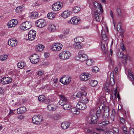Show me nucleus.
<instances>
[{
	"label": "nucleus",
	"instance_id": "f257e3e1",
	"mask_svg": "<svg viewBox=\"0 0 134 134\" xmlns=\"http://www.w3.org/2000/svg\"><path fill=\"white\" fill-rule=\"evenodd\" d=\"M94 5L96 8V11L94 15V17L96 21L99 22L100 20V13L103 12L102 5L100 4L95 2L94 4Z\"/></svg>",
	"mask_w": 134,
	"mask_h": 134
},
{
	"label": "nucleus",
	"instance_id": "f03ea898",
	"mask_svg": "<svg viewBox=\"0 0 134 134\" xmlns=\"http://www.w3.org/2000/svg\"><path fill=\"white\" fill-rule=\"evenodd\" d=\"M84 51L83 50L79 51L78 52V55L76 56L75 59L76 60H79L81 62H84L88 58V57L85 54H83Z\"/></svg>",
	"mask_w": 134,
	"mask_h": 134
},
{
	"label": "nucleus",
	"instance_id": "7ed1b4c3",
	"mask_svg": "<svg viewBox=\"0 0 134 134\" xmlns=\"http://www.w3.org/2000/svg\"><path fill=\"white\" fill-rule=\"evenodd\" d=\"M87 93L85 91L82 92H81L77 93L76 96L77 97L80 98L81 100L82 101L86 104L89 102V100L86 97Z\"/></svg>",
	"mask_w": 134,
	"mask_h": 134
},
{
	"label": "nucleus",
	"instance_id": "20e7f679",
	"mask_svg": "<svg viewBox=\"0 0 134 134\" xmlns=\"http://www.w3.org/2000/svg\"><path fill=\"white\" fill-rule=\"evenodd\" d=\"M98 118V116L93 115L88 116L87 118V120L89 124H94L97 123Z\"/></svg>",
	"mask_w": 134,
	"mask_h": 134
},
{
	"label": "nucleus",
	"instance_id": "39448f33",
	"mask_svg": "<svg viewBox=\"0 0 134 134\" xmlns=\"http://www.w3.org/2000/svg\"><path fill=\"white\" fill-rule=\"evenodd\" d=\"M71 55V54L69 52L64 51L60 53L59 56L60 59L65 60L69 58Z\"/></svg>",
	"mask_w": 134,
	"mask_h": 134
},
{
	"label": "nucleus",
	"instance_id": "423d86ee",
	"mask_svg": "<svg viewBox=\"0 0 134 134\" xmlns=\"http://www.w3.org/2000/svg\"><path fill=\"white\" fill-rule=\"evenodd\" d=\"M102 106L103 113L102 114V117L103 119L107 118L109 115V109L107 106Z\"/></svg>",
	"mask_w": 134,
	"mask_h": 134
},
{
	"label": "nucleus",
	"instance_id": "0eeeda50",
	"mask_svg": "<svg viewBox=\"0 0 134 134\" xmlns=\"http://www.w3.org/2000/svg\"><path fill=\"white\" fill-rule=\"evenodd\" d=\"M31 23L30 22L26 21L22 23L20 26V29L25 30L29 29L31 27Z\"/></svg>",
	"mask_w": 134,
	"mask_h": 134
},
{
	"label": "nucleus",
	"instance_id": "6e6552de",
	"mask_svg": "<svg viewBox=\"0 0 134 134\" xmlns=\"http://www.w3.org/2000/svg\"><path fill=\"white\" fill-rule=\"evenodd\" d=\"M43 120L42 115L34 116L32 118V121L36 124H39Z\"/></svg>",
	"mask_w": 134,
	"mask_h": 134
},
{
	"label": "nucleus",
	"instance_id": "1a4fd4ad",
	"mask_svg": "<svg viewBox=\"0 0 134 134\" xmlns=\"http://www.w3.org/2000/svg\"><path fill=\"white\" fill-rule=\"evenodd\" d=\"M91 76L87 73H82L80 75V79L82 81H86L91 78Z\"/></svg>",
	"mask_w": 134,
	"mask_h": 134
},
{
	"label": "nucleus",
	"instance_id": "9d476101",
	"mask_svg": "<svg viewBox=\"0 0 134 134\" xmlns=\"http://www.w3.org/2000/svg\"><path fill=\"white\" fill-rule=\"evenodd\" d=\"M36 24L37 27L42 28L44 27L46 25V22L43 19H40L37 20L36 23Z\"/></svg>",
	"mask_w": 134,
	"mask_h": 134
},
{
	"label": "nucleus",
	"instance_id": "9b49d317",
	"mask_svg": "<svg viewBox=\"0 0 134 134\" xmlns=\"http://www.w3.org/2000/svg\"><path fill=\"white\" fill-rule=\"evenodd\" d=\"M108 41H102L101 43V48L102 50H104L103 52V55H105L107 53V51L106 49V47L108 45Z\"/></svg>",
	"mask_w": 134,
	"mask_h": 134
},
{
	"label": "nucleus",
	"instance_id": "f8f14e48",
	"mask_svg": "<svg viewBox=\"0 0 134 134\" xmlns=\"http://www.w3.org/2000/svg\"><path fill=\"white\" fill-rule=\"evenodd\" d=\"M36 32L34 30H30L28 34V38L29 40L32 41L35 38Z\"/></svg>",
	"mask_w": 134,
	"mask_h": 134
},
{
	"label": "nucleus",
	"instance_id": "ddd939ff",
	"mask_svg": "<svg viewBox=\"0 0 134 134\" xmlns=\"http://www.w3.org/2000/svg\"><path fill=\"white\" fill-rule=\"evenodd\" d=\"M62 47V45L60 43H56L51 47L53 51H58L60 50Z\"/></svg>",
	"mask_w": 134,
	"mask_h": 134
},
{
	"label": "nucleus",
	"instance_id": "4468645a",
	"mask_svg": "<svg viewBox=\"0 0 134 134\" xmlns=\"http://www.w3.org/2000/svg\"><path fill=\"white\" fill-rule=\"evenodd\" d=\"M12 81L11 78L8 77H5L2 79L0 81V82L3 85L8 84Z\"/></svg>",
	"mask_w": 134,
	"mask_h": 134
},
{
	"label": "nucleus",
	"instance_id": "2eb2a0df",
	"mask_svg": "<svg viewBox=\"0 0 134 134\" xmlns=\"http://www.w3.org/2000/svg\"><path fill=\"white\" fill-rule=\"evenodd\" d=\"M60 100L59 102L60 105L63 106L68 102L67 98L63 95H59Z\"/></svg>",
	"mask_w": 134,
	"mask_h": 134
},
{
	"label": "nucleus",
	"instance_id": "dca6fc26",
	"mask_svg": "<svg viewBox=\"0 0 134 134\" xmlns=\"http://www.w3.org/2000/svg\"><path fill=\"white\" fill-rule=\"evenodd\" d=\"M76 107L77 108L81 110H84L87 108L86 104L84 102H78L76 105Z\"/></svg>",
	"mask_w": 134,
	"mask_h": 134
},
{
	"label": "nucleus",
	"instance_id": "f3484780",
	"mask_svg": "<svg viewBox=\"0 0 134 134\" xmlns=\"http://www.w3.org/2000/svg\"><path fill=\"white\" fill-rule=\"evenodd\" d=\"M17 23V21L16 20L12 19L10 20L7 24L9 27H14Z\"/></svg>",
	"mask_w": 134,
	"mask_h": 134
},
{
	"label": "nucleus",
	"instance_id": "a211bd4d",
	"mask_svg": "<svg viewBox=\"0 0 134 134\" xmlns=\"http://www.w3.org/2000/svg\"><path fill=\"white\" fill-rule=\"evenodd\" d=\"M70 22L71 24L74 25H77L79 24L80 22L78 18L76 17H73L71 18L70 20Z\"/></svg>",
	"mask_w": 134,
	"mask_h": 134
},
{
	"label": "nucleus",
	"instance_id": "6ab92c4d",
	"mask_svg": "<svg viewBox=\"0 0 134 134\" xmlns=\"http://www.w3.org/2000/svg\"><path fill=\"white\" fill-rule=\"evenodd\" d=\"M17 40H14L13 39H11L9 40L8 42V44L12 47H15L16 46L17 43Z\"/></svg>",
	"mask_w": 134,
	"mask_h": 134
},
{
	"label": "nucleus",
	"instance_id": "aec40b11",
	"mask_svg": "<svg viewBox=\"0 0 134 134\" xmlns=\"http://www.w3.org/2000/svg\"><path fill=\"white\" fill-rule=\"evenodd\" d=\"M109 123V122L108 121H103L99 124L98 126L100 129L104 128L108 125Z\"/></svg>",
	"mask_w": 134,
	"mask_h": 134
},
{
	"label": "nucleus",
	"instance_id": "412c9836",
	"mask_svg": "<svg viewBox=\"0 0 134 134\" xmlns=\"http://www.w3.org/2000/svg\"><path fill=\"white\" fill-rule=\"evenodd\" d=\"M70 123L67 121H65L61 123V126L62 128L64 129H67L70 126Z\"/></svg>",
	"mask_w": 134,
	"mask_h": 134
},
{
	"label": "nucleus",
	"instance_id": "4be33fe9",
	"mask_svg": "<svg viewBox=\"0 0 134 134\" xmlns=\"http://www.w3.org/2000/svg\"><path fill=\"white\" fill-rule=\"evenodd\" d=\"M30 59L32 63L36 64L39 62V58L32 56L30 57Z\"/></svg>",
	"mask_w": 134,
	"mask_h": 134
},
{
	"label": "nucleus",
	"instance_id": "5701e85b",
	"mask_svg": "<svg viewBox=\"0 0 134 134\" xmlns=\"http://www.w3.org/2000/svg\"><path fill=\"white\" fill-rule=\"evenodd\" d=\"M26 110V108L25 107H21L18 109L17 113L18 114H21L25 112Z\"/></svg>",
	"mask_w": 134,
	"mask_h": 134
},
{
	"label": "nucleus",
	"instance_id": "b1692460",
	"mask_svg": "<svg viewBox=\"0 0 134 134\" xmlns=\"http://www.w3.org/2000/svg\"><path fill=\"white\" fill-rule=\"evenodd\" d=\"M110 83L111 86L113 85L115 83L114 73L113 72H112L111 73Z\"/></svg>",
	"mask_w": 134,
	"mask_h": 134
},
{
	"label": "nucleus",
	"instance_id": "393cba45",
	"mask_svg": "<svg viewBox=\"0 0 134 134\" xmlns=\"http://www.w3.org/2000/svg\"><path fill=\"white\" fill-rule=\"evenodd\" d=\"M70 14V12L68 11H65L62 14V16L63 18H65L69 17Z\"/></svg>",
	"mask_w": 134,
	"mask_h": 134
},
{
	"label": "nucleus",
	"instance_id": "a878e982",
	"mask_svg": "<svg viewBox=\"0 0 134 134\" xmlns=\"http://www.w3.org/2000/svg\"><path fill=\"white\" fill-rule=\"evenodd\" d=\"M71 107V105L69 102L68 101L63 105V108L65 110H70Z\"/></svg>",
	"mask_w": 134,
	"mask_h": 134
},
{
	"label": "nucleus",
	"instance_id": "bb28decb",
	"mask_svg": "<svg viewBox=\"0 0 134 134\" xmlns=\"http://www.w3.org/2000/svg\"><path fill=\"white\" fill-rule=\"evenodd\" d=\"M44 48V46L41 44H40L36 46L35 49L37 51L41 52L43 49Z\"/></svg>",
	"mask_w": 134,
	"mask_h": 134
},
{
	"label": "nucleus",
	"instance_id": "cd10ccee",
	"mask_svg": "<svg viewBox=\"0 0 134 134\" xmlns=\"http://www.w3.org/2000/svg\"><path fill=\"white\" fill-rule=\"evenodd\" d=\"M89 83L90 85L92 87L96 86L98 83V82L95 80H90Z\"/></svg>",
	"mask_w": 134,
	"mask_h": 134
},
{
	"label": "nucleus",
	"instance_id": "c85d7f7f",
	"mask_svg": "<svg viewBox=\"0 0 134 134\" xmlns=\"http://www.w3.org/2000/svg\"><path fill=\"white\" fill-rule=\"evenodd\" d=\"M56 106L53 104L48 105L47 107L48 109L49 110L54 111L56 110Z\"/></svg>",
	"mask_w": 134,
	"mask_h": 134
},
{
	"label": "nucleus",
	"instance_id": "c756f323",
	"mask_svg": "<svg viewBox=\"0 0 134 134\" xmlns=\"http://www.w3.org/2000/svg\"><path fill=\"white\" fill-rule=\"evenodd\" d=\"M128 76L130 80L133 81L134 82L133 83V84L134 85V76L131 72L130 70L129 71H128Z\"/></svg>",
	"mask_w": 134,
	"mask_h": 134
},
{
	"label": "nucleus",
	"instance_id": "7c9ffc66",
	"mask_svg": "<svg viewBox=\"0 0 134 134\" xmlns=\"http://www.w3.org/2000/svg\"><path fill=\"white\" fill-rule=\"evenodd\" d=\"M57 4H58L57 3H54L52 5V9L54 10L57 11L60 9V7H59Z\"/></svg>",
	"mask_w": 134,
	"mask_h": 134
},
{
	"label": "nucleus",
	"instance_id": "2f4dec72",
	"mask_svg": "<svg viewBox=\"0 0 134 134\" xmlns=\"http://www.w3.org/2000/svg\"><path fill=\"white\" fill-rule=\"evenodd\" d=\"M83 38L82 37L78 36L74 39V41L75 42L80 43L83 41Z\"/></svg>",
	"mask_w": 134,
	"mask_h": 134
},
{
	"label": "nucleus",
	"instance_id": "473e14b6",
	"mask_svg": "<svg viewBox=\"0 0 134 134\" xmlns=\"http://www.w3.org/2000/svg\"><path fill=\"white\" fill-rule=\"evenodd\" d=\"M38 16V13L37 12H33L30 14V16L32 18H35Z\"/></svg>",
	"mask_w": 134,
	"mask_h": 134
},
{
	"label": "nucleus",
	"instance_id": "72a5a7b5",
	"mask_svg": "<svg viewBox=\"0 0 134 134\" xmlns=\"http://www.w3.org/2000/svg\"><path fill=\"white\" fill-rule=\"evenodd\" d=\"M75 48L77 49H80L82 47V46L81 45V43L78 42H75L74 44Z\"/></svg>",
	"mask_w": 134,
	"mask_h": 134
},
{
	"label": "nucleus",
	"instance_id": "f704fd0d",
	"mask_svg": "<svg viewBox=\"0 0 134 134\" xmlns=\"http://www.w3.org/2000/svg\"><path fill=\"white\" fill-rule=\"evenodd\" d=\"M49 29L51 31L53 32L56 29V26L52 24H50L49 25Z\"/></svg>",
	"mask_w": 134,
	"mask_h": 134
},
{
	"label": "nucleus",
	"instance_id": "c9c22d12",
	"mask_svg": "<svg viewBox=\"0 0 134 134\" xmlns=\"http://www.w3.org/2000/svg\"><path fill=\"white\" fill-rule=\"evenodd\" d=\"M38 100L41 102L44 101L46 100V98L45 96L43 95H40L38 98Z\"/></svg>",
	"mask_w": 134,
	"mask_h": 134
},
{
	"label": "nucleus",
	"instance_id": "e433bc0d",
	"mask_svg": "<svg viewBox=\"0 0 134 134\" xmlns=\"http://www.w3.org/2000/svg\"><path fill=\"white\" fill-rule=\"evenodd\" d=\"M25 64L23 62H20L18 63V66L19 68L22 69L25 66Z\"/></svg>",
	"mask_w": 134,
	"mask_h": 134
},
{
	"label": "nucleus",
	"instance_id": "4c0bfd02",
	"mask_svg": "<svg viewBox=\"0 0 134 134\" xmlns=\"http://www.w3.org/2000/svg\"><path fill=\"white\" fill-rule=\"evenodd\" d=\"M71 113L73 114H79V112L78 111V110L75 108H73L71 110Z\"/></svg>",
	"mask_w": 134,
	"mask_h": 134
},
{
	"label": "nucleus",
	"instance_id": "58836bf2",
	"mask_svg": "<svg viewBox=\"0 0 134 134\" xmlns=\"http://www.w3.org/2000/svg\"><path fill=\"white\" fill-rule=\"evenodd\" d=\"M80 10V8L78 7H74L72 10L73 13H77L79 12Z\"/></svg>",
	"mask_w": 134,
	"mask_h": 134
},
{
	"label": "nucleus",
	"instance_id": "ea45409f",
	"mask_svg": "<svg viewBox=\"0 0 134 134\" xmlns=\"http://www.w3.org/2000/svg\"><path fill=\"white\" fill-rule=\"evenodd\" d=\"M94 63L93 60L91 59H89L86 61V64L89 66L91 65Z\"/></svg>",
	"mask_w": 134,
	"mask_h": 134
},
{
	"label": "nucleus",
	"instance_id": "a19ab883",
	"mask_svg": "<svg viewBox=\"0 0 134 134\" xmlns=\"http://www.w3.org/2000/svg\"><path fill=\"white\" fill-rule=\"evenodd\" d=\"M60 118V116L58 114H56L53 115L52 116V119L54 120H58Z\"/></svg>",
	"mask_w": 134,
	"mask_h": 134
},
{
	"label": "nucleus",
	"instance_id": "79ce46f5",
	"mask_svg": "<svg viewBox=\"0 0 134 134\" xmlns=\"http://www.w3.org/2000/svg\"><path fill=\"white\" fill-rule=\"evenodd\" d=\"M66 76H64L62 77L60 79V82L63 83V84H65V82H66Z\"/></svg>",
	"mask_w": 134,
	"mask_h": 134
},
{
	"label": "nucleus",
	"instance_id": "37998d69",
	"mask_svg": "<svg viewBox=\"0 0 134 134\" xmlns=\"http://www.w3.org/2000/svg\"><path fill=\"white\" fill-rule=\"evenodd\" d=\"M23 9V8L21 6L17 7L16 9L15 10L17 13H19L22 11Z\"/></svg>",
	"mask_w": 134,
	"mask_h": 134
},
{
	"label": "nucleus",
	"instance_id": "c03bdc74",
	"mask_svg": "<svg viewBox=\"0 0 134 134\" xmlns=\"http://www.w3.org/2000/svg\"><path fill=\"white\" fill-rule=\"evenodd\" d=\"M7 57L8 56L7 55H1L0 57V60L3 61L6 60Z\"/></svg>",
	"mask_w": 134,
	"mask_h": 134
},
{
	"label": "nucleus",
	"instance_id": "a18cd8bd",
	"mask_svg": "<svg viewBox=\"0 0 134 134\" xmlns=\"http://www.w3.org/2000/svg\"><path fill=\"white\" fill-rule=\"evenodd\" d=\"M101 105L99 107V109L96 112V114L95 115H97V116H98V117L99 116V114H100L102 112V111H103L102 110H101L100 109V107H102Z\"/></svg>",
	"mask_w": 134,
	"mask_h": 134
},
{
	"label": "nucleus",
	"instance_id": "49530a36",
	"mask_svg": "<svg viewBox=\"0 0 134 134\" xmlns=\"http://www.w3.org/2000/svg\"><path fill=\"white\" fill-rule=\"evenodd\" d=\"M93 130L92 129L90 128L87 129L86 132V134H93Z\"/></svg>",
	"mask_w": 134,
	"mask_h": 134
},
{
	"label": "nucleus",
	"instance_id": "de8ad7c7",
	"mask_svg": "<svg viewBox=\"0 0 134 134\" xmlns=\"http://www.w3.org/2000/svg\"><path fill=\"white\" fill-rule=\"evenodd\" d=\"M99 70V68L96 66L94 67L92 70V71L93 72H98Z\"/></svg>",
	"mask_w": 134,
	"mask_h": 134
},
{
	"label": "nucleus",
	"instance_id": "09e8293b",
	"mask_svg": "<svg viewBox=\"0 0 134 134\" xmlns=\"http://www.w3.org/2000/svg\"><path fill=\"white\" fill-rule=\"evenodd\" d=\"M115 110L114 109L113 110H112V114H111L110 118H111V119L113 121H114V116L115 115Z\"/></svg>",
	"mask_w": 134,
	"mask_h": 134
},
{
	"label": "nucleus",
	"instance_id": "8fccbe9b",
	"mask_svg": "<svg viewBox=\"0 0 134 134\" xmlns=\"http://www.w3.org/2000/svg\"><path fill=\"white\" fill-rule=\"evenodd\" d=\"M109 83L108 82H107L105 84V88L107 90V91L108 92H110V89H108V87L109 86Z\"/></svg>",
	"mask_w": 134,
	"mask_h": 134
},
{
	"label": "nucleus",
	"instance_id": "3c124183",
	"mask_svg": "<svg viewBox=\"0 0 134 134\" xmlns=\"http://www.w3.org/2000/svg\"><path fill=\"white\" fill-rule=\"evenodd\" d=\"M54 15L53 14H52V13H49L47 14L48 17L50 19H51L52 18L54 17Z\"/></svg>",
	"mask_w": 134,
	"mask_h": 134
},
{
	"label": "nucleus",
	"instance_id": "603ef678",
	"mask_svg": "<svg viewBox=\"0 0 134 134\" xmlns=\"http://www.w3.org/2000/svg\"><path fill=\"white\" fill-rule=\"evenodd\" d=\"M117 55L118 57L120 58H122L123 56V54L120 52H118L117 53Z\"/></svg>",
	"mask_w": 134,
	"mask_h": 134
},
{
	"label": "nucleus",
	"instance_id": "864d4df0",
	"mask_svg": "<svg viewBox=\"0 0 134 134\" xmlns=\"http://www.w3.org/2000/svg\"><path fill=\"white\" fill-rule=\"evenodd\" d=\"M102 36L103 39V40L102 41H108V37L106 35H102Z\"/></svg>",
	"mask_w": 134,
	"mask_h": 134
},
{
	"label": "nucleus",
	"instance_id": "5fc2aeb1",
	"mask_svg": "<svg viewBox=\"0 0 134 134\" xmlns=\"http://www.w3.org/2000/svg\"><path fill=\"white\" fill-rule=\"evenodd\" d=\"M121 24L120 23H118V24L117 25V28H116L117 30L118 31H119L121 29H121Z\"/></svg>",
	"mask_w": 134,
	"mask_h": 134
},
{
	"label": "nucleus",
	"instance_id": "6e6d98bb",
	"mask_svg": "<svg viewBox=\"0 0 134 134\" xmlns=\"http://www.w3.org/2000/svg\"><path fill=\"white\" fill-rule=\"evenodd\" d=\"M71 80V78L70 77L67 78L66 77V82H65V85L66 84H68L69 82Z\"/></svg>",
	"mask_w": 134,
	"mask_h": 134
},
{
	"label": "nucleus",
	"instance_id": "4d7b16f0",
	"mask_svg": "<svg viewBox=\"0 0 134 134\" xmlns=\"http://www.w3.org/2000/svg\"><path fill=\"white\" fill-rule=\"evenodd\" d=\"M113 131L115 132L114 133H118L119 131L118 129L116 127H113Z\"/></svg>",
	"mask_w": 134,
	"mask_h": 134
},
{
	"label": "nucleus",
	"instance_id": "13d9d810",
	"mask_svg": "<svg viewBox=\"0 0 134 134\" xmlns=\"http://www.w3.org/2000/svg\"><path fill=\"white\" fill-rule=\"evenodd\" d=\"M127 60V59L124 58L122 59V63L124 65H126Z\"/></svg>",
	"mask_w": 134,
	"mask_h": 134
},
{
	"label": "nucleus",
	"instance_id": "bf43d9fd",
	"mask_svg": "<svg viewBox=\"0 0 134 134\" xmlns=\"http://www.w3.org/2000/svg\"><path fill=\"white\" fill-rule=\"evenodd\" d=\"M117 12L118 13V15L119 16H121V12L120 9L119 8L117 9Z\"/></svg>",
	"mask_w": 134,
	"mask_h": 134
},
{
	"label": "nucleus",
	"instance_id": "052dcab7",
	"mask_svg": "<svg viewBox=\"0 0 134 134\" xmlns=\"http://www.w3.org/2000/svg\"><path fill=\"white\" fill-rule=\"evenodd\" d=\"M120 35L122 37H123L124 36V30L123 29H121L120 30Z\"/></svg>",
	"mask_w": 134,
	"mask_h": 134
},
{
	"label": "nucleus",
	"instance_id": "680f3d73",
	"mask_svg": "<svg viewBox=\"0 0 134 134\" xmlns=\"http://www.w3.org/2000/svg\"><path fill=\"white\" fill-rule=\"evenodd\" d=\"M55 3H57L58 4H57V6H58L59 7H60V9L61 8L62 6H63V4L61 2H58Z\"/></svg>",
	"mask_w": 134,
	"mask_h": 134
},
{
	"label": "nucleus",
	"instance_id": "e2e57ef3",
	"mask_svg": "<svg viewBox=\"0 0 134 134\" xmlns=\"http://www.w3.org/2000/svg\"><path fill=\"white\" fill-rule=\"evenodd\" d=\"M24 116L22 115H20L17 117V118L20 120H22L24 118Z\"/></svg>",
	"mask_w": 134,
	"mask_h": 134
},
{
	"label": "nucleus",
	"instance_id": "0e129e2a",
	"mask_svg": "<svg viewBox=\"0 0 134 134\" xmlns=\"http://www.w3.org/2000/svg\"><path fill=\"white\" fill-rule=\"evenodd\" d=\"M44 73L43 71H39L37 73V75H38L41 76Z\"/></svg>",
	"mask_w": 134,
	"mask_h": 134
},
{
	"label": "nucleus",
	"instance_id": "69168bd1",
	"mask_svg": "<svg viewBox=\"0 0 134 134\" xmlns=\"http://www.w3.org/2000/svg\"><path fill=\"white\" fill-rule=\"evenodd\" d=\"M49 53L47 52H44V55L45 58H47L49 56Z\"/></svg>",
	"mask_w": 134,
	"mask_h": 134
},
{
	"label": "nucleus",
	"instance_id": "338daca9",
	"mask_svg": "<svg viewBox=\"0 0 134 134\" xmlns=\"http://www.w3.org/2000/svg\"><path fill=\"white\" fill-rule=\"evenodd\" d=\"M120 121L121 122L122 124L125 123V120L123 118H120Z\"/></svg>",
	"mask_w": 134,
	"mask_h": 134
},
{
	"label": "nucleus",
	"instance_id": "774afa93",
	"mask_svg": "<svg viewBox=\"0 0 134 134\" xmlns=\"http://www.w3.org/2000/svg\"><path fill=\"white\" fill-rule=\"evenodd\" d=\"M105 134H114V133L111 131H108L105 133Z\"/></svg>",
	"mask_w": 134,
	"mask_h": 134
}]
</instances>
